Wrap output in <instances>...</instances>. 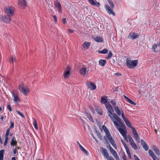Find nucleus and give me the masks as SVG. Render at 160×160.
I'll list each match as a JSON object with an SVG mask.
<instances>
[{
	"mask_svg": "<svg viewBox=\"0 0 160 160\" xmlns=\"http://www.w3.org/2000/svg\"><path fill=\"white\" fill-rule=\"evenodd\" d=\"M106 108L108 112V116L110 118L111 120L113 122L115 121H119L120 118L115 113H112L113 112V109L111 105L108 103L105 104Z\"/></svg>",
	"mask_w": 160,
	"mask_h": 160,
	"instance_id": "1",
	"label": "nucleus"
},
{
	"mask_svg": "<svg viewBox=\"0 0 160 160\" xmlns=\"http://www.w3.org/2000/svg\"><path fill=\"white\" fill-rule=\"evenodd\" d=\"M116 128L118 130L120 133L124 136L127 133V130L125 124L121 121V118L119 121H115L113 122Z\"/></svg>",
	"mask_w": 160,
	"mask_h": 160,
	"instance_id": "2",
	"label": "nucleus"
},
{
	"mask_svg": "<svg viewBox=\"0 0 160 160\" xmlns=\"http://www.w3.org/2000/svg\"><path fill=\"white\" fill-rule=\"evenodd\" d=\"M108 1L110 5L112 8V9H111V8L107 5H105V8L107 12L109 14H112L114 16L115 15V14L114 11H113V9L114 8V5L111 0H108Z\"/></svg>",
	"mask_w": 160,
	"mask_h": 160,
	"instance_id": "3",
	"label": "nucleus"
},
{
	"mask_svg": "<svg viewBox=\"0 0 160 160\" xmlns=\"http://www.w3.org/2000/svg\"><path fill=\"white\" fill-rule=\"evenodd\" d=\"M126 64L127 67L129 68H134L138 64V60L131 61L130 58H127Z\"/></svg>",
	"mask_w": 160,
	"mask_h": 160,
	"instance_id": "4",
	"label": "nucleus"
},
{
	"mask_svg": "<svg viewBox=\"0 0 160 160\" xmlns=\"http://www.w3.org/2000/svg\"><path fill=\"white\" fill-rule=\"evenodd\" d=\"M18 88L20 92L25 96H27L30 92L28 87L23 84L19 85Z\"/></svg>",
	"mask_w": 160,
	"mask_h": 160,
	"instance_id": "5",
	"label": "nucleus"
},
{
	"mask_svg": "<svg viewBox=\"0 0 160 160\" xmlns=\"http://www.w3.org/2000/svg\"><path fill=\"white\" fill-rule=\"evenodd\" d=\"M14 9L12 7H6L4 8V12L7 16L10 17L14 15Z\"/></svg>",
	"mask_w": 160,
	"mask_h": 160,
	"instance_id": "6",
	"label": "nucleus"
},
{
	"mask_svg": "<svg viewBox=\"0 0 160 160\" xmlns=\"http://www.w3.org/2000/svg\"><path fill=\"white\" fill-rule=\"evenodd\" d=\"M110 151L116 160H120L118 155V154L110 146H109Z\"/></svg>",
	"mask_w": 160,
	"mask_h": 160,
	"instance_id": "7",
	"label": "nucleus"
},
{
	"mask_svg": "<svg viewBox=\"0 0 160 160\" xmlns=\"http://www.w3.org/2000/svg\"><path fill=\"white\" fill-rule=\"evenodd\" d=\"M0 20L4 22L8 23L11 21V19L10 17H7L6 16L0 15Z\"/></svg>",
	"mask_w": 160,
	"mask_h": 160,
	"instance_id": "8",
	"label": "nucleus"
},
{
	"mask_svg": "<svg viewBox=\"0 0 160 160\" xmlns=\"http://www.w3.org/2000/svg\"><path fill=\"white\" fill-rule=\"evenodd\" d=\"M114 108L115 111L117 114V115L118 116H120L121 115L123 118V115H124L123 111L122 109L120 110L118 107H115Z\"/></svg>",
	"mask_w": 160,
	"mask_h": 160,
	"instance_id": "9",
	"label": "nucleus"
},
{
	"mask_svg": "<svg viewBox=\"0 0 160 160\" xmlns=\"http://www.w3.org/2000/svg\"><path fill=\"white\" fill-rule=\"evenodd\" d=\"M148 153L149 156L152 158L153 160H160V158H158L152 150H149Z\"/></svg>",
	"mask_w": 160,
	"mask_h": 160,
	"instance_id": "10",
	"label": "nucleus"
},
{
	"mask_svg": "<svg viewBox=\"0 0 160 160\" xmlns=\"http://www.w3.org/2000/svg\"><path fill=\"white\" fill-rule=\"evenodd\" d=\"M100 150L102 152L104 157L106 158H108L109 157V154L107 150L103 147L100 148Z\"/></svg>",
	"mask_w": 160,
	"mask_h": 160,
	"instance_id": "11",
	"label": "nucleus"
},
{
	"mask_svg": "<svg viewBox=\"0 0 160 160\" xmlns=\"http://www.w3.org/2000/svg\"><path fill=\"white\" fill-rule=\"evenodd\" d=\"M102 128L104 131L105 132L106 135L108 138L112 137L109 130L105 126L103 125L102 126Z\"/></svg>",
	"mask_w": 160,
	"mask_h": 160,
	"instance_id": "12",
	"label": "nucleus"
},
{
	"mask_svg": "<svg viewBox=\"0 0 160 160\" xmlns=\"http://www.w3.org/2000/svg\"><path fill=\"white\" fill-rule=\"evenodd\" d=\"M18 3L23 8L27 6V2L26 0H18Z\"/></svg>",
	"mask_w": 160,
	"mask_h": 160,
	"instance_id": "13",
	"label": "nucleus"
},
{
	"mask_svg": "<svg viewBox=\"0 0 160 160\" xmlns=\"http://www.w3.org/2000/svg\"><path fill=\"white\" fill-rule=\"evenodd\" d=\"M139 35L134 32H130L128 37V38H130L132 39H134L139 37Z\"/></svg>",
	"mask_w": 160,
	"mask_h": 160,
	"instance_id": "14",
	"label": "nucleus"
},
{
	"mask_svg": "<svg viewBox=\"0 0 160 160\" xmlns=\"http://www.w3.org/2000/svg\"><path fill=\"white\" fill-rule=\"evenodd\" d=\"M123 119L126 125L130 128H132L131 124L129 121V120L126 117L125 115H123Z\"/></svg>",
	"mask_w": 160,
	"mask_h": 160,
	"instance_id": "15",
	"label": "nucleus"
},
{
	"mask_svg": "<svg viewBox=\"0 0 160 160\" xmlns=\"http://www.w3.org/2000/svg\"><path fill=\"white\" fill-rule=\"evenodd\" d=\"M55 6L58 8V12L60 13L62 12V7L60 2L57 0L55 3Z\"/></svg>",
	"mask_w": 160,
	"mask_h": 160,
	"instance_id": "16",
	"label": "nucleus"
},
{
	"mask_svg": "<svg viewBox=\"0 0 160 160\" xmlns=\"http://www.w3.org/2000/svg\"><path fill=\"white\" fill-rule=\"evenodd\" d=\"M68 70L65 71L64 73V77L65 78H68L70 74V70L69 67H67Z\"/></svg>",
	"mask_w": 160,
	"mask_h": 160,
	"instance_id": "17",
	"label": "nucleus"
},
{
	"mask_svg": "<svg viewBox=\"0 0 160 160\" xmlns=\"http://www.w3.org/2000/svg\"><path fill=\"white\" fill-rule=\"evenodd\" d=\"M141 142L142 145L144 149L146 151H148V148L146 142L143 139L141 140Z\"/></svg>",
	"mask_w": 160,
	"mask_h": 160,
	"instance_id": "18",
	"label": "nucleus"
},
{
	"mask_svg": "<svg viewBox=\"0 0 160 160\" xmlns=\"http://www.w3.org/2000/svg\"><path fill=\"white\" fill-rule=\"evenodd\" d=\"M108 97L106 96H104L101 98V102L104 104H106L108 102Z\"/></svg>",
	"mask_w": 160,
	"mask_h": 160,
	"instance_id": "19",
	"label": "nucleus"
},
{
	"mask_svg": "<svg viewBox=\"0 0 160 160\" xmlns=\"http://www.w3.org/2000/svg\"><path fill=\"white\" fill-rule=\"evenodd\" d=\"M80 74L83 77L85 76L86 73H88L87 72V68L85 67H82L80 71Z\"/></svg>",
	"mask_w": 160,
	"mask_h": 160,
	"instance_id": "20",
	"label": "nucleus"
},
{
	"mask_svg": "<svg viewBox=\"0 0 160 160\" xmlns=\"http://www.w3.org/2000/svg\"><path fill=\"white\" fill-rule=\"evenodd\" d=\"M88 87L92 90H94L96 88L95 84L92 82H89V84H88Z\"/></svg>",
	"mask_w": 160,
	"mask_h": 160,
	"instance_id": "21",
	"label": "nucleus"
},
{
	"mask_svg": "<svg viewBox=\"0 0 160 160\" xmlns=\"http://www.w3.org/2000/svg\"><path fill=\"white\" fill-rule=\"evenodd\" d=\"M152 149L158 156H160V153L159 152V151L157 147L156 146L153 145L152 146Z\"/></svg>",
	"mask_w": 160,
	"mask_h": 160,
	"instance_id": "22",
	"label": "nucleus"
},
{
	"mask_svg": "<svg viewBox=\"0 0 160 160\" xmlns=\"http://www.w3.org/2000/svg\"><path fill=\"white\" fill-rule=\"evenodd\" d=\"M91 45V43L89 42H85L82 44V46L85 49H87Z\"/></svg>",
	"mask_w": 160,
	"mask_h": 160,
	"instance_id": "23",
	"label": "nucleus"
},
{
	"mask_svg": "<svg viewBox=\"0 0 160 160\" xmlns=\"http://www.w3.org/2000/svg\"><path fill=\"white\" fill-rule=\"evenodd\" d=\"M106 60L105 59H101L99 61V64L102 66H104L106 63Z\"/></svg>",
	"mask_w": 160,
	"mask_h": 160,
	"instance_id": "24",
	"label": "nucleus"
},
{
	"mask_svg": "<svg viewBox=\"0 0 160 160\" xmlns=\"http://www.w3.org/2000/svg\"><path fill=\"white\" fill-rule=\"evenodd\" d=\"M108 140L111 143L112 145L116 148V145L113 139L112 138V137H111L110 138H108Z\"/></svg>",
	"mask_w": 160,
	"mask_h": 160,
	"instance_id": "25",
	"label": "nucleus"
},
{
	"mask_svg": "<svg viewBox=\"0 0 160 160\" xmlns=\"http://www.w3.org/2000/svg\"><path fill=\"white\" fill-rule=\"evenodd\" d=\"M132 148L135 150L138 149V147L136 145L134 141L129 142Z\"/></svg>",
	"mask_w": 160,
	"mask_h": 160,
	"instance_id": "26",
	"label": "nucleus"
},
{
	"mask_svg": "<svg viewBox=\"0 0 160 160\" xmlns=\"http://www.w3.org/2000/svg\"><path fill=\"white\" fill-rule=\"evenodd\" d=\"M89 3L91 5L96 6H99L100 5V4L99 2L96 3L94 2L93 0H88Z\"/></svg>",
	"mask_w": 160,
	"mask_h": 160,
	"instance_id": "27",
	"label": "nucleus"
},
{
	"mask_svg": "<svg viewBox=\"0 0 160 160\" xmlns=\"http://www.w3.org/2000/svg\"><path fill=\"white\" fill-rule=\"evenodd\" d=\"M17 142L15 140V137H13L11 141V146L16 145L17 144Z\"/></svg>",
	"mask_w": 160,
	"mask_h": 160,
	"instance_id": "28",
	"label": "nucleus"
},
{
	"mask_svg": "<svg viewBox=\"0 0 160 160\" xmlns=\"http://www.w3.org/2000/svg\"><path fill=\"white\" fill-rule=\"evenodd\" d=\"M157 48L158 45L156 44H155L152 45V49L154 52H156L160 50V49H159L158 50L157 49Z\"/></svg>",
	"mask_w": 160,
	"mask_h": 160,
	"instance_id": "29",
	"label": "nucleus"
},
{
	"mask_svg": "<svg viewBox=\"0 0 160 160\" xmlns=\"http://www.w3.org/2000/svg\"><path fill=\"white\" fill-rule=\"evenodd\" d=\"M33 124L34 126V127L35 129L36 130H38V129L37 121L36 119L35 118H33Z\"/></svg>",
	"mask_w": 160,
	"mask_h": 160,
	"instance_id": "30",
	"label": "nucleus"
},
{
	"mask_svg": "<svg viewBox=\"0 0 160 160\" xmlns=\"http://www.w3.org/2000/svg\"><path fill=\"white\" fill-rule=\"evenodd\" d=\"M86 115L90 121L92 122H93L92 117L90 114L88 113V112H86Z\"/></svg>",
	"mask_w": 160,
	"mask_h": 160,
	"instance_id": "31",
	"label": "nucleus"
},
{
	"mask_svg": "<svg viewBox=\"0 0 160 160\" xmlns=\"http://www.w3.org/2000/svg\"><path fill=\"white\" fill-rule=\"evenodd\" d=\"M13 96L14 97L13 101L15 102H18L19 101V98L17 95L15 94H13Z\"/></svg>",
	"mask_w": 160,
	"mask_h": 160,
	"instance_id": "32",
	"label": "nucleus"
},
{
	"mask_svg": "<svg viewBox=\"0 0 160 160\" xmlns=\"http://www.w3.org/2000/svg\"><path fill=\"white\" fill-rule=\"evenodd\" d=\"M4 150L3 149L0 151V160H3V153Z\"/></svg>",
	"mask_w": 160,
	"mask_h": 160,
	"instance_id": "33",
	"label": "nucleus"
},
{
	"mask_svg": "<svg viewBox=\"0 0 160 160\" xmlns=\"http://www.w3.org/2000/svg\"><path fill=\"white\" fill-rule=\"evenodd\" d=\"M96 110L97 113L100 115H102V111L100 108H97L96 109Z\"/></svg>",
	"mask_w": 160,
	"mask_h": 160,
	"instance_id": "34",
	"label": "nucleus"
},
{
	"mask_svg": "<svg viewBox=\"0 0 160 160\" xmlns=\"http://www.w3.org/2000/svg\"><path fill=\"white\" fill-rule=\"evenodd\" d=\"M135 138L136 139L137 142L139 143L140 142V138L138 133L134 135Z\"/></svg>",
	"mask_w": 160,
	"mask_h": 160,
	"instance_id": "35",
	"label": "nucleus"
},
{
	"mask_svg": "<svg viewBox=\"0 0 160 160\" xmlns=\"http://www.w3.org/2000/svg\"><path fill=\"white\" fill-rule=\"evenodd\" d=\"M95 40L97 42H102V38L98 36L96 37Z\"/></svg>",
	"mask_w": 160,
	"mask_h": 160,
	"instance_id": "36",
	"label": "nucleus"
},
{
	"mask_svg": "<svg viewBox=\"0 0 160 160\" xmlns=\"http://www.w3.org/2000/svg\"><path fill=\"white\" fill-rule=\"evenodd\" d=\"M108 51L107 49L105 48L103 49L102 51H100L99 52L101 53L105 54L107 53Z\"/></svg>",
	"mask_w": 160,
	"mask_h": 160,
	"instance_id": "37",
	"label": "nucleus"
},
{
	"mask_svg": "<svg viewBox=\"0 0 160 160\" xmlns=\"http://www.w3.org/2000/svg\"><path fill=\"white\" fill-rule=\"evenodd\" d=\"M10 131L9 128L6 131V132L5 135V138H8V136L9 134Z\"/></svg>",
	"mask_w": 160,
	"mask_h": 160,
	"instance_id": "38",
	"label": "nucleus"
},
{
	"mask_svg": "<svg viewBox=\"0 0 160 160\" xmlns=\"http://www.w3.org/2000/svg\"><path fill=\"white\" fill-rule=\"evenodd\" d=\"M10 59H11V62L13 63L14 61H16V58L14 56H11L10 58Z\"/></svg>",
	"mask_w": 160,
	"mask_h": 160,
	"instance_id": "39",
	"label": "nucleus"
},
{
	"mask_svg": "<svg viewBox=\"0 0 160 160\" xmlns=\"http://www.w3.org/2000/svg\"><path fill=\"white\" fill-rule=\"evenodd\" d=\"M128 140L129 142H131L133 141V139L131 137V136L129 135H128Z\"/></svg>",
	"mask_w": 160,
	"mask_h": 160,
	"instance_id": "40",
	"label": "nucleus"
},
{
	"mask_svg": "<svg viewBox=\"0 0 160 160\" xmlns=\"http://www.w3.org/2000/svg\"><path fill=\"white\" fill-rule=\"evenodd\" d=\"M131 128L132 129V132H133L134 135H135L136 134H137L138 133L136 130H135V129L134 128H133L132 127V128Z\"/></svg>",
	"mask_w": 160,
	"mask_h": 160,
	"instance_id": "41",
	"label": "nucleus"
},
{
	"mask_svg": "<svg viewBox=\"0 0 160 160\" xmlns=\"http://www.w3.org/2000/svg\"><path fill=\"white\" fill-rule=\"evenodd\" d=\"M19 114L20 116H21L22 118H24L25 117L24 115L19 111L17 110L16 111Z\"/></svg>",
	"mask_w": 160,
	"mask_h": 160,
	"instance_id": "42",
	"label": "nucleus"
},
{
	"mask_svg": "<svg viewBox=\"0 0 160 160\" xmlns=\"http://www.w3.org/2000/svg\"><path fill=\"white\" fill-rule=\"evenodd\" d=\"M112 54L111 52V51H110L109 53H108V56L107 57V58H110L112 56Z\"/></svg>",
	"mask_w": 160,
	"mask_h": 160,
	"instance_id": "43",
	"label": "nucleus"
},
{
	"mask_svg": "<svg viewBox=\"0 0 160 160\" xmlns=\"http://www.w3.org/2000/svg\"><path fill=\"white\" fill-rule=\"evenodd\" d=\"M126 152H127V154L128 155V157L130 159H131V155L130 152V151H129V150H127V151H126Z\"/></svg>",
	"mask_w": 160,
	"mask_h": 160,
	"instance_id": "44",
	"label": "nucleus"
},
{
	"mask_svg": "<svg viewBox=\"0 0 160 160\" xmlns=\"http://www.w3.org/2000/svg\"><path fill=\"white\" fill-rule=\"evenodd\" d=\"M8 140V138H5V141L3 144V145L4 146H6L7 144Z\"/></svg>",
	"mask_w": 160,
	"mask_h": 160,
	"instance_id": "45",
	"label": "nucleus"
},
{
	"mask_svg": "<svg viewBox=\"0 0 160 160\" xmlns=\"http://www.w3.org/2000/svg\"><path fill=\"white\" fill-rule=\"evenodd\" d=\"M110 102L113 105V106L114 107L116 105V102L113 101V100H111L110 101Z\"/></svg>",
	"mask_w": 160,
	"mask_h": 160,
	"instance_id": "46",
	"label": "nucleus"
},
{
	"mask_svg": "<svg viewBox=\"0 0 160 160\" xmlns=\"http://www.w3.org/2000/svg\"><path fill=\"white\" fill-rule=\"evenodd\" d=\"M84 153L86 155H88V152L84 149V148L82 150Z\"/></svg>",
	"mask_w": 160,
	"mask_h": 160,
	"instance_id": "47",
	"label": "nucleus"
},
{
	"mask_svg": "<svg viewBox=\"0 0 160 160\" xmlns=\"http://www.w3.org/2000/svg\"><path fill=\"white\" fill-rule=\"evenodd\" d=\"M84 153L86 155H88V152L84 149V148L82 150Z\"/></svg>",
	"mask_w": 160,
	"mask_h": 160,
	"instance_id": "48",
	"label": "nucleus"
},
{
	"mask_svg": "<svg viewBox=\"0 0 160 160\" xmlns=\"http://www.w3.org/2000/svg\"><path fill=\"white\" fill-rule=\"evenodd\" d=\"M54 19V22L56 23L57 21V18L55 15H52Z\"/></svg>",
	"mask_w": 160,
	"mask_h": 160,
	"instance_id": "49",
	"label": "nucleus"
},
{
	"mask_svg": "<svg viewBox=\"0 0 160 160\" xmlns=\"http://www.w3.org/2000/svg\"><path fill=\"white\" fill-rule=\"evenodd\" d=\"M97 136L101 140H102V136L101 135V134L100 133H98V134L97 133Z\"/></svg>",
	"mask_w": 160,
	"mask_h": 160,
	"instance_id": "50",
	"label": "nucleus"
},
{
	"mask_svg": "<svg viewBox=\"0 0 160 160\" xmlns=\"http://www.w3.org/2000/svg\"><path fill=\"white\" fill-rule=\"evenodd\" d=\"M123 97H124L125 100L128 102L130 99L124 95L123 96Z\"/></svg>",
	"mask_w": 160,
	"mask_h": 160,
	"instance_id": "51",
	"label": "nucleus"
},
{
	"mask_svg": "<svg viewBox=\"0 0 160 160\" xmlns=\"http://www.w3.org/2000/svg\"><path fill=\"white\" fill-rule=\"evenodd\" d=\"M7 107V108L9 110V111H12V109L11 108V106L10 104H8Z\"/></svg>",
	"mask_w": 160,
	"mask_h": 160,
	"instance_id": "52",
	"label": "nucleus"
},
{
	"mask_svg": "<svg viewBox=\"0 0 160 160\" xmlns=\"http://www.w3.org/2000/svg\"><path fill=\"white\" fill-rule=\"evenodd\" d=\"M78 145H79V146L80 148V149L82 150L84 148L82 146V145L80 144V143L79 142H78Z\"/></svg>",
	"mask_w": 160,
	"mask_h": 160,
	"instance_id": "53",
	"label": "nucleus"
},
{
	"mask_svg": "<svg viewBox=\"0 0 160 160\" xmlns=\"http://www.w3.org/2000/svg\"><path fill=\"white\" fill-rule=\"evenodd\" d=\"M134 157L135 160H140L137 157V156L135 155H134Z\"/></svg>",
	"mask_w": 160,
	"mask_h": 160,
	"instance_id": "54",
	"label": "nucleus"
},
{
	"mask_svg": "<svg viewBox=\"0 0 160 160\" xmlns=\"http://www.w3.org/2000/svg\"><path fill=\"white\" fill-rule=\"evenodd\" d=\"M108 160H114V159L111 156H109L108 158Z\"/></svg>",
	"mask_w": 160,
	"mask_h": 160,
	"instance_id": "55",
	"label": "nucleus"
},
{
	"mask_svg": "<svg viewBox=\"0 0 160 160\" xmlns=\"http://www.w3.org/2000/svg\"><path fill=\"white\" fill-rule=\"evenodd\" d=\"M123 146H124L125 148L126 151H127V150H129L128 146L126 144H125V145H123Z\"/></svg>",
	"mask_w": 160,
	"mask_h": 160,
	"instance_id": "56",
	"label": "nucleus"
},
{
	"mask_svg": "<svg viewBox=\"0 0 160 160\" xmlns=\"http://www.w3.org/2000/svg\"><path fill=\"white\" fill-rule=\"evenodd\" d=\"M13 127H14V123H13L12 122H11V125L9 128V129L10 128H13Z\"/></svg>",
	"mask_w": 160,
	"mask_h": 160,
	"instance_id": "57",
	"label": "nucleus"
},
{
	"mask_svg": "<svg viewBox=\"0 0 160 160\" xmlns=\"http://www.w3.org/2000/svg\"><path fill=\"white\" fill-rule=\"evenodd\" d=\"M62 22L64 24H65L66 23V19L63 18L62 19Z\"/></svg>",
	"mask_w": 160,
	"mask_h": 160,
	"instance_id": "58",
	"label": "nucleus"
},
{
	"mask_svg": "<svg viewBox=\"0 0 160 160\" xmlns=\"http://www.w3.org/2000/svg\"><path fill=\"white\" fill-rule=\"evenodd\" d=\"M129 103L134 105H136V103L132 101V100Z\"/></svg>",
	"mask_w": 160,
	"mask_h": 160,
	"instance_id": "59",
	"label": "nucleus"
},
{
	"mask_svg": "<svg viewBox=\"0 0 160 160\" xmlns=\"http://www.w3.org/2000/svg\"><path fill=\"white\" fill-rule=\"evenodd\" d=\"M115 75L117 76H119L121 75V74L118 72L115 73Z\"/></svg>",
	"mask_w": 160,
	"mask_h": 160,
	"instance_id": "60",
	"label": "nucleus"
},
{
	"mask_svg": "<svg viewBox=\"0 0 160 160\" xmlns=\"http://www.w3.org/2000/svg\"><path fill=\"white\" fill-rule=\"evenodd\" d=\"M91 135L92 136V137L97 142H98V140H97V139H96V138H95V137L94 136V135L92 134H91Z\"/></svg>",
	"mask_w": 160,
	"mask_h": 160,
	"instance_id": "61",
	"label": "nucleus"
},
{
	"mask_svg": "<svg viewBox=\"0 0 160 160\" xmlns=\"http://www.w3.org/2000/svg\"><path fill=\"white\" fill-rule=\"evenodd\" d=\"M17 152V150L16 149H13V153L14 154H15Z\"/></svg>",
	"mask_w": 160,
	"mask_h": 160,
	"instance_id": "62",
	"label": "nucleus"
},
{
	"mask_svg": "<svg viewBox=\"0 0 160 160\" xmlns=\"http://www.w3.org/2000/svg\"><path fill=\"white\" fill-rule=\"evenodd\" d=\"M68 31L71 33H73L74 32V31L73 30L71 29H68Z\"/></svg>",
	"mask_w": 160,
	"mask_h": 160,
	"instance_id": "63",
	"label": "nucleus"
},
{
	"mask_svg": "<svg viewBox=\"0 0 160 160\" xmlns=\"http://www.w3.org/2000/svg\"><path fill=\"white\" fill-rule=\"evenodd\" d=\"M124 138V139L126 140L127 141L128 140V137H127L126 136V134L124 136H123Z\"/></svg>",
	"mask_w": 160,
	"mask_h": 160,
	"instance_id": "64",
	"label": "nucleus"
}]
</instances>
